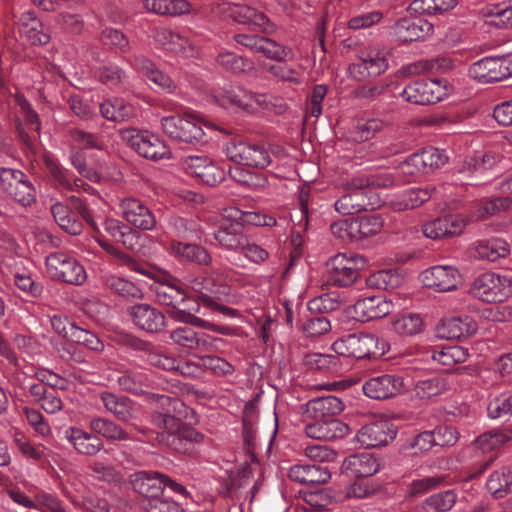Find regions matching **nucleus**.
<instances>
[{
  "label": "nucleus",
  "instance_id": "f257e3e1",
  "mask_svg": "<svg viewBox=\"0 0 512 512\" xmlns=\"http://www.w3.org/2000/svg\"><path fill=\"white\" fill-rule=\"evenodd\" d=\"M153 398L158 404V410L151 414V421L166 433L161 435V441H166L168 446L179 453L189 452L194 443L202 440V434L184 424L188 407L176 397L153 394Z\"/></svg>",
  "mask_w": 512,
  "mask_h": 512
},
{
  "label": "nucleus",
  "instance_id": "f03ea898",
  "mask_svg": "<svg viewBox=\"0 0 512 512\" xmlns=\"http://www.w3.org/2000/svg\"><path fill=\"white\" fill-rule=\"evenodd\" d=\"M213 97L223 108L241 110L248 113L267 110L276 114H283L287 110V104L283 98L254 93L239 85H227L217 90Z\"/></svg>",
  "mask_w": 512,
  "mask_h": 512
},
{
  "label": "nucleus",
  "instance_id": "7ed1b4c3",
  "mask_svg": "<svg viewBox=\"0 0 512 512\" xmlns=\"http://www.w3.org/2000/svg\"><path fill=\"white\" fill-rule=\"evenodd\" d=\"M74 208L81 215V218L91 227V229L98 235L97 242L99 245L110 255L115 257L120 264L125 265L131 269H135L136 262L133 258L113 246L107 240L101 237V230L103 229L115 241L121 236L123 228L126 224L114 218L93 217L90 210L85 206L83 201L79 198H72Z\"/></svg>",
  "mask_w": 512,
  "mask_h": 512
},
{
  "label": "nucleus",
  "instance_id": "20e7f679",
  "mask_svg": "<svg viewBox=\"0 0 512 512\" xmlns=\"http://www.w3.org/2000/svg\"><path fill=\"white\" fill-rule=\"evenodd\" d=\"M185 286L196 294L204 306L219 311L227 317H236L238 311L222 304L230 293V287L221 282L215 273L201 276H186Z\"/></svg>",
  "mask_w": 512,
  "mask_h": 512
},
{
  "label": "nucleus",
  "instance_id": "39448f33",
  "mask_svg": "<svg viewBox=\"0 0 512 512\" xmlns=\"http://www.w3.org/2000/svg\"><path fill=\"white\" fill-rule=\"evenodd\" d=\"M332 348L338 355L363 359L380 357L389 351L390 346L376 335L353 333L336 340Z\"/></svg>",
  "mask_w": 512,
  "mask_h": 512
},
{
  "label": "nucleus",
  "instance_id": "423d86ee",
  "mask_svg": "<svg viewBox=\"0 0 512 512\" xmlns=\"http://www.w3.org/2000/svg\"><path fill=\"white\" fill-rule=\"evenodd\" d=\"M204 123L192 112L166 116L161 119L163 132L173 141L198 144L205 141Z\"/></svg>",
  "mask_w": 512,
  "mask_h": 512
},
{
  "label": "nucleus",
  "instance_id": "0eeeda50",
  "mask_svg": "<svg viewBox=\"0 0 512 512\" xmlns=\"http://www.w3.org/2000/svg\"><path fill=\"white\" fill-rule=\"evenodd\" d=\"M469 293L487 303L503 302L512 295V277L485 272L472 281Z\"/></svg>",
  "mask_w": 512,
  "mask_h": 512
},
{
  "label": "nucleus",
  "instance_id": "6e6552de",
  "mask_svg": "<svg viewBox=\"0 0 512 512\" xmlns=\"http://www.w3.org/2000/svg\"><path fill=\"white\" fill-rule=\"evenodd\" d=\"M367 264V260L358 254L338 253L331 257L326 263V271L329 281L339 287L353 284L359 271Z\"/></svg>",
  "mask_w": 512,
  "mask_h": 512
},
{
  "label": "nucleus",
  "instance_id": "1a4fd4ad",
  "mask_svg": "<svg viewBox=\"0 0 512 512\" xmlns=\"http://www.w3.org/2000/svg\"><path fill=\"white\" fill-rule=\"evenodd\" d=\"M170 338L174 344L196 357L202 353L218 352L225 343L222 338L204 332L198 333L189 326L176 328L171 332Z\"/></svg>",
  "mask_w": 512,
  "mask_h": 512
},
{
  "label": "nucleus",
  "instance_id": "9d476101",
  "mask_svg": "<svg viewBox=\"0 0 512 512\" xmlns=\"http://www.w3.org/2000/svg\"><path fill=\"white\" fill-rule=\"evenodd\" d=\"M449 92L446 80L419 79L406 85L400 96L409 103L429 105L444 100Z\"/></svg>",
  "mask_w": 512,
  "mask_h": 512
},
{
  "label": "nucleus",
  "instance_id": "9b49d317",
  "mask_svg": "<svg viewBox=\"0 0 512 512\" xmlns=\"http://www.w3.org/2000/svg\"><path fill=\"white\" fill-rule=\"evenodd\" d=\"M121 138L144 158L160 160L169 157L168 146L156 134L129 128L121 131Z\"/></svg>",
  "mask_w": 512,
  "mask_h": 512
},
{
  "label": "nucleus",
  "instance_id": "f8f14e48",
  "mask_svg": "<svg viewBox=\"0 0 512 512\" xmlns=\"http://www.w3.org/2000/svg\"><path fill=\"white\" fill-rule=\"evenodd\" d=\"M469 75L481 83H494L512 77V53L488 56L474 62Z\"/></svg>",
  "mask_w": 512,
  "mask_h": 512
},
{
  "label": "nucleus",
  "instance_id": "ddd939ff",
  "mask_svg": "<svg viewBox=\"0 0 512 512\" xmlns=\"http://www.w3.org/2000/svg\"><path fill=\"white\" fill-rule=\"evenodd\" d=\"M46 270L53 280L73 285H81L87 275L84 267L64 252H53L46 257Z\"/></svg>",
  "mask_w": 512,
  "mask_h": 512
},
{
  "label": "nucleus",
  "instance_id": "4468645a",
  "mask_svg": "<svg viewBox=\"0 0 512 512\" xmlns=\"http://www.w3.org/2000/svg\"><path fill=\"white\" fill-rule=\"evenodd\" d=\"M0 186L16 202L29 206L36 200V189L21 170L0 168Z\"/></svg>",
  "mask_w": 512,
  "mask_h": 512
},
{
  "label": "nucleus",
  "instance_id": "2eb2a0df",
  "mask_svg": "<svg viewBox=\"0 0 512 512\" xmlns=\"http://www.w3.org/2000/svg\"><path fill=\"white\" fill-rule=\"evenodd\" d=\"M227 158L245 166L264 168L269 165V154L260 144L231 140L224 147Z\"/></svg>",
  "mask_w": 512,
  "mask_h": 512
},
{
  "label": "nucleus",
  "instance_id": "dca6fc26",
  "mask_svg": "<svg viewBox=\"0 0 512 512\" xmlns=\"http://www.w3.org/2000/svg\"><path fill=\"white\" fill-rule=\"evenodd\" d=\"M388 68V60L384 53L370 49L362 51L348 66V75L356 81H364L370 77L383 74Z\"/></svg>",
  "mask_w": 512,
  "mask_h": 512
},
{
  "label": "nucleus",
  "instance_id": "f3484780",
  "mask_svg": "<svg viewBox=\"0 0 512 512\" xmlns=\"http://www.w3.org/2000/svg\"><path fill=\"white\" fill-rule=\"evenodd\" d=\"M344 409L343 401L332 395L317 397L293 409V416H300L303 422L308 419H330Z\"/></svg>",
  "mask_w": 512,
  "mask_h": 512
},
{
  "label": "nucleus",
  "instance_id": "a211bd4d",
  "mask_svg": "<svg viewBox=\"0 0 512 512\" xmlns=\"http://www.w3.org/2000/svg\"><path fill=\"white\" fill-rule=\"evenodd\" d=\"M180 165L185 173L210 186L222 182L225 178L224 170L206 156H186L181 160Z\"/></svg>",
  "mask_w": 512,
  "mask_h": 512
},
{
  "label": "nucleus",
  "instance_id": "6ab92c4d",
  "mask_svg": "<svg viewBox=\"0 0 512 512\" xmlns=\"http://www.w3.org/2000/svg\"><path fill=\"white\" fill-rule=\"evenodd\" d=\"M226 212L227 217L233 220H224L215 231L214 238L222 248L238 252L243 245H246L245 226L238 220L240 211L231 209Z\"/></svg>",
  "mask_w": 512,
  "mask_h": 512
},
{
  "label": "nucleus",
  "instance_id": "aec40b11",
  "mask_svg": "<svg viewBox=\"0 0 512 512\" xmlns=\"http://www.w3.org/2000/svg\"><path fill=\"white\" fill-rule=\"evenodd\" d=\"M448 156L443 150L427 147L422 151L410 155L402 164L403 172L409 174L428 173L445 165Z\"/></svg>",
  "mask_w": 512,
  "mask_h": 512
},
{
  "label": "nucleus",
  "instance_id": "412c9836",
  "mask_svg": "<svg viewBox=\"0 0 512 512\" xmlns=\"http://www.w3.org/2000/svg\"><path fill=\"white\" fill-rule=\"evenodd\" d=\"M119 209L123 218L135 228L152 230L156 226V218L152 211L137 198L125 197L120 199Z\"/></svg>",
  "mask_w": 512,
  "mask_h": 512
},
{
  "label": "nucleus",
  "instance_id": "4be33fe9",
  "mask_svg": "<svg viewBox=\"0 0 512 512\" xmlns=\"http://www.w3.org/2000/svg\"><path fill=\"white\" fill-rule=\"evenodd\" d=\"M422 281L427 288L437 292H448L457 288L461 275L454 266L435 265L422 273Z\"/></svg>",
  "mask_w": 512,
  "mask_h": 512
},
{
  "label": "nucleus",
  "instance_id": "5701e85b",
  "mask_svg": "<svg viewBox=\"0 0 512 512\" xmlns=\"http://www.w3.org/2000/svg\"><path fill=\"white\" fill-rule=\"evenodd\" d=\"M395 426L388 420L380 419L363 426L357 433V441L366 448L387 445L396 437Z\"/></svg>",
  "mask_w": 512,
  "mask_h": 512
},
{
  "label": "nucleus",
  "instance_id": "b1692460",
  "mask_svg": "<svg viewBox=\"0 0 512 512\" xmlns=\"http://www.w3.org/2000/svg\"><path fill=\"white\" fill-rule=\"evenodd\" d=\"M403 378L394 374H384L368 379L363 385L364 394L376 400L394 397L403 390Z\"/></svg>",
  "mask_w": 512,
  "mask_h": 512
},
{
  "label": "nucleus",
  "instance_id": "393cba45",
  "mask_svg": "<svg viewBox=\"0 0 512 512\" xmlns=\"http://www.w3.org/2000/svg\"><path fill=\"white\" fill-rule=\"evenodd\" d=\"M393 177L387 172L370 174L358 172L345 174L338 179V185L346 191L356 192L366 188H386L393 184Z\"/></svg>",
  "mask_w": 512,
  "mask_h": 512
},
{
  "label": "nucleus",
  "instance_id": "a878e982",
  "mask_svg": "<svg viewBox=\"0 0 512 512\" xmlns=\"http://www.w3.org/2000/svg\"><path fill=\"white\" fill-rule=\"evenodd\" d=\"M154 39L166 51L185 58L194 57L198 53L197 45L186 35L166 28L157 29Z\"/></svg>",
  "mask_w": 512,
  "mask_h": 512
},
{
  "label": "nucleus",
  "instance_id": "bb28decb",
  "mask_svg": "<svg viewBox=\"0 0 512 512\" xmlns=\"http://www.w3.org/2000/svg\"><path fill=\"white\" fill-rule=\"evenodd\" d=\"M353 308L359 321L368 322L389 315L394 309V304L384 296L374 295L358 299Z\"/></svg>",
  "mask_w": 512,
  "mask_h": 512
},
{
  "label": "nucleus",
  "instance_id": "cd10ccee",
  "mask_svg": "<svg viewBox=\"0 0 512 512\" xmlns=\"http://www.w3.org/2000/svg\"><path fill=\"white\" fill-rule=\"evenodd\" d=\"M64 439L78 454L84 456H95L104 448V443L99 436L76 426L65 429Z\"/></svg>",
  "mask_w": 512,
  "mask_h": 512
},
{
  "label": "nucleus",
  "instance_id": "c85d7f7f",
  "mask_svg": "<svg viewBox=\"0 0 512 512\" xmlns=\"http://www.w3.org/2000/svg\"><path fill=\"white\" fill-rule=\"evenodd\" d=\"M380 470L378 459L371 453L362 452L346 457L341 465V472L350 478H367Z\"/></svg>",
  "mask_w": 512,
  "mask_h": 512
},
{
  "label": "nucleus",
  "instance_id": "c756f323",
  "mask_svg": "<svg viewBox=\"0 0 512 512\" xmlns=\"http://www.w3.org/2000/svg\"><path fill=\"white\" fill-rule=\"evenodd\" d=\"M393 34L400 42H412L425 39L433 33V25L420 17L402 18L392 27Z\"/></svg>",
  "mask_w": 512,
  "mask_h": 512
},
{
  "label": "nucleus",
  "instance_id": "7c9ffc66",
  "mask_svg": "<svg viewBox=\"0 0 512 512\" xmlns=\"http://www.w3.org/2000/svg\"><path fill=\"white\" fill-rule=\"evenodd\" d=\"M466 226L465 219L460 215H447L428 221L422 226V232L429 239H441L462 233Z\"/></svg>",
  "mask_w": 512,
  "mask_h": 512
},
{
  "label": "nucleus",
  "instance_id": "2f4dec72",
  "mask_svg": "<svg viewBox=\"0 0 512 512\" xmlns=\"http://www.w3.org/2000/svg\"><path fill=\"white\" fill-rule=\"evenodd\" d=\"M305 434L317 440H336L347 436L350 427L339 419H318L312 423L305 424Z\"/></svg>",
  "mask_w": 512,
  "mask_h": 512
},
{
  "label": "nucleus",
  "instance_id": "473e14b6",
  "mask_svg": "<svg viewBox=\"0 0 512 512\" xmlns=\"http://www.w3.org/2000/svg\"><path fill=\"white\" fill-rule=\"evenodd\" d=\"M237 44L255 53H262L270 59H280L285 55V48L276 41L256 34L239 33L234 35Z\"/></svg>",
  "mask_w": 512,
  "mask_h": 512
},
{
  "label": "nucleus",
  "instance_id": "72a5a7b5",
  "mask_svg": "<svg viewBox=\"0 0 512 512\" xmlns=\"http://www.w3.org/2000/svg\"><path fill=\"white\" fill-rule=\"evenodd\" d=\"M129 316L138 328L150 333L160 332L165 327L164 314L148 304L132 306Z\"/></svg>",
  "mask_w": 512,
  "mask_h": 512
},
{
  "label": "nucleus",
  "instance_id": "f704fd0d",
  "mask_svg": "<svg viewBox=\"0 0 512 512\" xmlns=\"http://www.w3.org/2000/svg\"><path fill=\"white\" fill-rule=\"evenodd\" d=\"M99 399L105 409L119 420L127 422L136 419L138 405L128 397L103 391L99 394Z\"/></svg>",
  "mask_w": 512,
  "mask_h": 512
},
{
  "label": "nucleus",
  "instance_id": "c9c22d12",
  "mask_svg": "<svg viewBox=\"0 0 512 512\" xmlns=\"http://www.w3.org/2000/svg\"><path fill=\"white\" fill-rule=\"evenodd\" d=\"M477 323L470 316L443 319L436 327L437 336L442 339H460L476 333Z\"/></svg>",
  "mask_w": 512,
  "mask_h": 512
},
{
  "label": "nucleus",
  "instance_id": "e433bc0d",
  "mask_svg": "<svg viewBox=\"0 0 512 512\" xmlns=\"http://www.w3.org/2000/svg\"><path fill=\"white\" fill-rule=\"evenodd\" d=\"M100 282L105 290L127 301L143 298L142 290L134 282L116 274L104 272L100 276Z\"/></svg>",
  "mask_w": 512,
  "mask_h": 512
},
{
  "label": "nucleus",
  "instance_id": "4c0bfd02",
  "mask_svg": "<svg viewBox=\"0 0 512 512\" xmlns=\"http://www.w3.org/2000/svg\"><path fill=\"white\" fill-rule=\"evenodd\" d=\"M185 279L180 281L171 276L156 285L154 291L157 301L166 306H181L186 298Z\"/></svg>",
  "mask_w": 512,
  "mask_h": 512
},
{
  "label": "nucleus",
  "instance_id": "58836bf2",
  "mask_svg": "<svg viewBox=\"0 0 512 512\" xmlns=\"http://www.w3.org/2000/svg\"><path fill=\"white\" fill-rule=\"evenodd\" d=\"M167 250L181 261H187L200 266H208L212 261L210 254L204 247L193 243L172 240L167 246Z\"/></svg>",
  "mask_w": 512,
  "mask_h": 512
},
{
  "label": "nucleus",
  "instance_id": "ea45409f",
  "mask_svg": "<svg viewBox=\"0 0 512 512\" xmlns=\"http://www.w3.org/2000/svg\"><path fill=\"white\" fill-rule=\"evenodd\" d=\"M229 17L240 24H249L258 28L264 33H271L273 25L268 17L256 9L242 4H235L229 7Z\"/></svg>",
  "mask_w": 512,
  "mask_h": 512
},
{
  "label": "nucleus",
  "instance_id": "a19ab883",
  "mask_svg": "<svg viewBox=\"0 0 512 512\" xmlns=\"http://www.w3.org/2000/svg\"><path fill=\"white\" fill-rule=\"evenodd\" d=\"M166 476L159 472L143 471L136 475L133 487L146 500L158 498L164 494Z\"/></svg>",
  "mask_w": 512,
  "mask_h": 512
},
{
  "label": "nucleus",
  "instance_id": "79ce46f5",
  "mask_svg": "<svg viewBox=\"0 0 512 512\" xmlns=\"http://www.w3.org/2000/svg\"><path fill=\"white\" fill-rule=\"evenodd\" d=\"M73 198L75 197L73 196ZM70 202L72 207H74L72 197L70 198ZM73 209L75 212H73L68 205L57 202L52 205L51 213L61 229L70 235H79L83 230L82 221L78 218V216L81 217V215L75 208Z\"/></svg>",
  "mask_w": 512,
  "mask_h": 512
},
{
  "label": "nucleus",
  "instance_id": "37998d69",
  "mask_svg": "<svg viewBox=\"0 0 512 512\" xmlns=\"http://www.w3.org/2000/svg\"><path fill=\"white\" fill-rule=\"evenodd\" d=\"M472 251L475 258L494 262L507 257L510 253V246L502 238H491L475 242Z\"/></svg>",
  "mask_w": 512,
  "mask_h": 512
},
{
  "label": "nucleus",
  "instance_id": "c03bdc74",
  "mask_svg": "<svg viewBox=\"0 0 512 512\" xmlns=\"http://www.w3.org/2000/svg\"><path fill=\"white\" fill-rule=\"evenodd\" d=\"M44 163L49 175L59 187L67 190L83 189L89 193L94 191V189L89 184L84 183L80 179H73L69 170L61 166L53 159L46 157Z\"/></svg>",
  "mask_w": 512,
  "mask_h": 512
},
{
  "label": "nucleus",
  "instance_id": "a18cd8bd",
  "mask_svg": "<svg viewBox=\"0 0 512 512\" xmlns=\"http://www.w3.org/2000/svg\"><path fill=\"white\" fill-rule=\"evenodd\" d=\"M330 477L329 470L320 465L299 464L290 467V480L301 484H322Z\"/></svg>",
  "mask_w": 512,
  "mask_h": 512
},
{
  "label": "nucleus",
  "instance_id": "49530a36",
  "mask_svg": "<svg viewBox=\"0 0 512 512\" xmlns=\"http://www.w3.org/2000/svg\"><path fill=\"white\" fill-rule=\"evenodd\" d=\"M100 113L109 121L121 123L133 119L136 116V109L124 99L116 97L104 101L100 105Z\"/></svg>",
  "mask_w": 512,
  "mask_h": 512
},
{
  "label": "nucleus",
  "instance_id": "de8ad7c7",
  "mask_svg": "<svg viewBox=\"0 0 512 512\" xmlns=\"http://www.w3.org/2000/svg\"><path fill=\"white\" fill-rule=\"evenodd\" d=\"M500 155L493 151L477 154L466 160L458 169L459 174L464 176H477L495 167L500 161Z\"/></svg>",
  "mask_w": 512,
  "mask_h": 512
},
{
  "label": "nucleus",
  "instance_id": "09e8293b",
  "mask_svg": "<svg viewBox=\"0 0 512 512\" xmlns=\"http://www.w3.org/2000/svg\"><path fill=\"white\" fill-rule=\"evenodd\" d=\"M173 319L179 322L187 323L196 327H200L206 330H210L221 335L232 336L235 335V329L230 326L218 325L212 322L206 321L202 318L195 316L194 314L186 311L185 308L180 306L173 307L170 312Z\"/></svg>",
  "mask_w": 512,
  "mask_h": 512
},
{
  "label": "nucleus",
  "instance_id": "8fccbe9b",
  "mask_svg": "<svg viewBox=\"0 0 512 512\" xmlns=\"http://www.w3.org/2000/svg\"><path fill=\"white\" fill-rule=\"evenodd\" d=\"M19 33L32 45H44L50 40V36L43 32L41 22L32 12H27L21 17Z\"/></svg>",
  "mask_w": 512,
  "mask_h": 512
},
{
  "label": "nucleus",
  "instance_id": "3c124183",
  "mask_svg": "<svg viewBox=\"0 0 512 512\" xmlns=\"http://www.w3.org/2000/svg\"><path fill=\"white\" fill-rule=\"evenodd\" d=\"M89 429L97 436L109 440H129L130 437L121 426L104 417H93L89 421Z\"/></svg>",
  "mask_w": 512,
  "mask_h": 512
},
{
  "label": "nucleus",
  "instance_id": "603ef678",
  "mask_svg": "<svg viewBox=\"0 0 512 512\" xmlns=\"http://www.w3.org/2000/svg\"><path fill=\"white\" fill-rule=\"evenodd\" d=\"M512 440V425L494 429L481 434L476 439V446L483 452L494 450Z\"/></svg>",
  "mask_w": 512,
  "mask_h": 512
},
{
  "label": "nucleus",
  "instance_id": "864d4df0",
  "mask_svg": "<svg viewBox=\"0 0 512 512\" xmlns=\"http://www.w3.org/2000/svg\"><path fill=\"white\" fill-rule=\"evenodd\" d=\"M117 382L122 390L141 395L150 386V377L145 372L130 370L122 373Z\"/></svg>",
  "mask_w": 512,
  "mask_h": 512
},
{
  "label": "nucleus",
  "instance_id": "5fc2aeb1",
  "mask_svg": "<svg viewBox=\"0 0 512 512\" xmlns=\"http://www.w3.org/2000/svg\"><path fill=\"white\" fill-rule=\"evenodd\" d=\"M468 357V350L458 345H447L431 351L432 360L444 366L463 363Z\"/></svg>",
  "mask_w": 512,
  "mask_h": 512
},
{
  "label": "nucleus",
  "instance_id": "6e6d98bb",
  "mask_svg": "<svg viewBox=\"0 0 512 512\" xmlns=\"http://www.w3.org/2000/svg\"><path fill=\"white\" fill-rule=\"evenodd\" d=\"M383 226L384 221L379 215H363L354 218L355 241L379 234Z\"/></svg>",
  "mask_w": 512,
  "mask_h": 512
},
{
  "label": "nucleus",
  "instance_id": "4d7b16f0",
  "mask_svg": "<svg viewBox=\"0 0 512 512\" xmlns=\"http://www.w3.org/2000/svg\"><path fill=\"white\" fill-rule=\"evenodd\" d=\"M486 486L496 498H502L508 493H512V469L503 467L493 472L489 476Z\"/></svg>",
  "mask_w": 512,
  "mask_h": 512
},
{
  "label": "nucleus",
  "instance_id": "13d9d810",
  "mask_svg": "<svg viewBox=\"0 0 512 512\" xmlns=\"http://www.w3.org/2000/svg\"><path fill=\"white\" fill-rule=\"evenodd\" d=\"M308 198L309 191L306 189H302L299 193L298 212L300 214V220L297 224L299 230L293 231L290 237V246H292L295 250L294 257H298L302 253L301 246L303 244V236L301 234V230H305L308 223Z\"/></svg>",
  "mask_w": 512,
  "mask_h": 512
},
{
  "label": "nucleus",
  "instance_id": "bf43d9fd",
  "mask_svg": "<svg viewBox=\"0 0 512 512\" xmlns=\"http://www.w3.org/2000/svg\"><path fill=\"white\" fill-rule=\"evenodd\" d=\"M95 78L109 88L123 85L127 80L126 72L113 63L100 65L94 72Z\"/></svg>",
  "mask_w": 512,
  "mask_h": 512
},
{
  "label": "nucleus",
  "instance_id": "052dcab7",
  "mask_svg": "<svg viewBox=\"0 0 512 512\" xmlns=\"http://www.w3.org/2000/svg\"><path fill=\"white\" fill-rule=\"evenodd\" d=\"M436 192L435 187L427 186L413 187L405 190L400 196V205L402 209H412L422 205L424 202L431 199Z\"/></svg>",
  "mask_w": 512,
  "mask_h": 512
},
{
  "label": "nucleus",
  "instance_id": "680f3d73",
  "mask_svg": "<svg viewBox=\"0 0 512 512\" xmlns=\"http://www.w3.org/2000/svg\"><path fill=\"white\" fill-rule=\"evenodd\" d=\"M456 499L457 497L453 490L433 494L425 500L423 507L419 508L418 512L424 509L427 512H446L453 507Z\"/></svg>",
  "mask_w": 512,
  "mask_h": 512
},
{
  "label": "nucleus",
  "instance_id": "e2e57ef3",
  "mask_svg": "<svg viewBox=\"0 0 512 512\" xmlns=\"http://www.w3.org/2000/svg\"><path fill=\"white\" fill-rule=\"evenodd\" d=\"M170 228L176 237L190 240L200 238L201 227L199 223L193 219L178 216L172 217L170 220Z\"/></svg>",
  "mask_w": 512,
  "mask_h": 512
},
{
  "label": "nucleus",
  "instance_id": "0e129e2a",
  "mask_svg": "<svg viewBox=\"0 0 512 512\" xmlns=\"http://www.w3.org/2000/svg\"><path fill=\"white\" fill-rule=\"evenodd\" d=\"M12 442L18 451L28 459L41 461L45 456V447L43 445H33L29 438L20 430L14 431L12 435Z\"/></svg>",
  "mask_w": 512,
  "mask_h": 512
},
{
  "label": "nucleus",
  "instance_id": "69168bd1",
  "mask_svg": "<svg viewBox=\"0 0 512 512\" xmlns=\"http://www.w3.org/2000/svg\"><path fill=\"white\" fill-rule=\"evenodd\" d=\"M363 196L358 192H349L340 196L334 203L335 210L341 215H352L365 209Z\"/></svg>",
  "mask_w": 512,
  "mask_h": 512
},
{
  "label": "nucleus",
  "instance_id": "338daca9",
  "mask_svg": "<svg viewBox=\"0 0 512 512\" xmlns=\"http://www.w3.org/2000/svg\"><path fill=\"white\" fill-rule=\"evenodd\" d=\"M403 278L393 269L379 270L368 278V283L377 289L392 290L401 285Z\"/></svg>",
  "mask_w": 512,
  "mask_h": 512
},
{
  "label": "nucleus",
  "instance_id": "774afa93",
  "mask_svg": "<svg viewBox=\"0 0 512 512\" xmlns=\"http://www.w3.org/2000/svg\"><path fill=\"white\" fill-rule=\"evenodd\" d=\"M72 332L69 333V341L75 344L83 345L87 349L94 352H101L104 348L103 342L93 332L75 326L71 328Z\"/></svg>",
  "mask_w": 512,
  "mask_h": 512
}]
</instances>
